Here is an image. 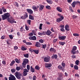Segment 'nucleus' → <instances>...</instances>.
<instances>
[{
  "label": "nucleus",
  "mask_w": 80,
  "mask_h": 80,
  "mask_svg": "<svg viewBox=\"0 0 80 80\" xmlns=\"http://www.w3.org/2000/svg\"><path fill=\"white\" fill-rule=\"evenodd\" d=\"M10 17V14L8 12L5 13L3 15H2V18L3 20L7 19V18H9V17Z\"/></svg>",
  "instance_id": "nucleus-1"
},
{
  "label": "nucleus",
  "mask_w": 80,
  "mask_h": 80,
  "mask_svg": "<svg viewBox=\"0 0 80 80\" xmlns=\"http://www.w3.org/2000/svg\"><path fill=\"white\" fill-rule=\"evenodd\" d=\"M7 20L8 22L9 23H12V24H13V23H17V21H15V20L12 17H11L9 18H8L7 19Z\"/></svg>",
  "instance_id": "nucleus-2"
},
{
  "label": "nucleus",
  "mask_w": 80,
  "mask_h": 80,
  "mask_svg": "<svg viewBox=\"0 0 80 80\" xmlns=\"http://www.w3.org/2000/svg\"><path fill=\"white\" fill-rule=\"evenodd\" d=\"M28 59H24L22 63V66L23 68H25L26 67V65L28 63Z\"/></svg>",
  "instance_id": "nucleus-3"
},
{
  "label": "nucleus",
  "mask_w": 80,
  "mask_h": 80,
  "mask_svg": "<svg viewBox=\"0 0 80 80\" xmlns=\"http://www.w3.org/2000/svg\"><path fill=\"white\" fill-rule=\"evenodd\" d=\"M15 76L16 78L19 80L21 79V77H22V74L18 72H16L15 73Z\"/></svg>",
  "instance_id": "nucleus-4"
},
{
  "label": "nucleus",
  "mask_w": 80,
  "mask_h": 80,
  "mask_svg": "<svg viewBox=\"0 0 80 80\" xmlns=\"http://www.w3.org/2000/svg\"><path fill=\"white\" fill-rule=\"evenodd\" d=\"M77 48L76 47V46H74L73 47V48L72 49V50L71 51V53L73 55H75L76 54V52L75 51L77 50Z\"/></svg>",
  "instance_id": "nucleus-5"
},
{
  "label": "nucleus",
  "mask_w": 80,
  "mask_h": 80,
  "mask_svg": "<svg viewBox=\"0 0 80 80\" xmlns=\"http://www.w3.org/2000/svg\"><path fill=\"white\" fill-rule=\"evenodd\" d=\"M77 3H79V4H80V2L78 1H74L71 4L72 7L73 8H75V6H76V4H77Z\"/></svg>",
  "instance_id": "nucleus-6"
},
{
  "label": "nucleus",
  "mask_w": 80,
  "mask_h": 80,
  "mask_svg": "<svg viewBox=\"0 0 80 80\" xmlns=\"http://www.w3.org/2000/svg\"><path fill=\"white\" fill-rule=\"evenodd\" d=\"M24 71L23 72V76L25 77V76H27V74H28V73L27 72H29V70H27V69H24Z\"/></svg>",
  "instance_id": "nucleus-7"
},
{
  "label": "nucleus",
  "mask_w": 80,
  "mask_h": 80,
  "mask_svg": "<svg viewBox=\"0 0 80 80\" xmlns=\"http://www.w3.org/2000/svg\"><path fill=\"white\" fill-rule=\"evenodd\" d=\"M10 77H9V80H16V78L12 74H10L9 75Z\"/></svg>",
  "instance_id": "nucleus-8"
},
{
  "label": "nucleus",
  "mask_w": 80,
  "mask_h": 80,
  "mask_svg": "<svg viewBox=\"0 0 80 80\" xmlns=\"http://www.w3.org/2000/svg\"><path fill=\"white\" fill-rule=\"evenodd\" d=\"M38 8H39V6H37V7L35 6H33L32 7V8L34 11H38Z\"/></svg>",
  "instance_id": "nucleus-9"
},
{
  "label": "nucleus",
  "mask_w": 80,
  "mask_h": 80,
  "mask_svg": "<svg viewBox=\"0 0 80 80\" xmlns=\"http://www.w3.org/2000/svg\"><path fill=\"white\" fill-rule=\"evenodd\" d=\"M66 37H67L66 36H59L58 39L60 40H65L66 39Z\"/></svg>",
  "instance_id": "nucleus-10"
},
{
  "label": "nucleus",
  "mask_w": 80,
  "mask_h": 80,
  "mask_svg": "<svg viewBox=\"0 0 80 80\" xmlns=\"http://www.w3.org/2000/svg\"><path fill=\"white\" fill-rule=\"evenodd\" d=\"M58 68L59 70H62V72H64V71H65V68H63V67H62V65H60L58 66Z\"/></svg>",
  "instance_id": "nucleus-11"
},
{
  "label": "nucleus",
  "mask_w": 80,
  "mask_h": 80,
  "mask_svg": "<svg viewBox=\"0 0 80 80\" xmlns=\"http://www.w3.org/2000/svg\"><path fill=\"white\" fill-rule=\"evenodd\" d=\"M26 10H27V12L29 14H33V11L31 9H27Z\"/></svg>",
  "instance_id": "nucleus-12"
},
{
  "label": "nucleus",
  "mask_w": 80,
  "mask_h": 80,
  "mask_svg": "<svg viewBox=\"0 0 80 80\" xmlns=\"http://www.w3.org/2000/svg\"><path fill=\"white\" fill-rule=\"evenodd\" d=\"M51 33H52V32L50 31L49 30H48L46 31V35L48 36H50Z\"/></svg>",
  "instance_id": "nucleus-13"
},
{
  "label": "nucleus",
  "mask_w": 80,
  "mask_h": 80,
  "mask_svg": "<svg viewBox=\"0 0 80 80\" xmlns=\"http://www.w3.org/2000/svg\"><path fill=\"white\" fill-rule=\"evenodd\" d=\"M29 40H37V38H36V36H35L32 37H29Z\"/></svg>",
  "instance_id": "nucleus-14"
},
{
  "label": "nucleus",
  "mask_w": 80,
  "mask_h": 80,
  "mask_svg": "<svg viewBox=\"0 0 80 80\" xmlns=\"http://www.w3.org/2000/svg\"><path fill=\"white\" fill-rule=\"evenodd\" d=\"M65 30L66 31H70V27L68 24H66L65 26Z\"/></svg>",
  "instance_id": "nucleus-15"
},
{
  "label": "nucleus",
  "mask_w": 80,
  "mask_h": 80,
  "mask_svg": "<svg viewBox=\"0 0 80 80\" xmlns=\"http://www.w3.org/2000/svg\"><path fill=\"white\" fill-rule=\"evenodd\" d=\"M35 47L38 48L40 47H41V44L39 42H36L35 45Z\"/></svg>",
  "instance_id": "nucleus-16"
},
{
  "label": "nucleus",
  "mask_w": 80,
  "mask_h": 80,
  "mask_svg": "<svg viewBox=\"0 0 80 80\" xmlns=\"http://www.w3.org/2000/svg\"><path fill=\"white\" fill-rule=\"evenodd\" d=\"M64 19V18H58L56 20V22L58 23H60V22L62 21V20H63Z\"/></svg>",
  "instance_id": "nucleus-17"
},
{
  "label": "nucleus",
  "mask_w": 80,
  "mask_h": 80,
  "mask_svg": "<svg viewBox=\"0 0 80 80\" xmlns=\"http://www.w3.org/2000/svg\"><path fill=\"white\" fill-rule=\"evenodd\" d=\"M56 9L59 12H62L63 11L62 10V8H60V7H58L56 8Z\"/></svg>",
  "instance_id": "nucleus-18"
},
{
  "label": "nucleus",
  "mask_w": 80,
  "mask_h": 80,
  "mask_svg": "<svg viewBox=\"0 0 80 80\" xmlns=\"http://www.w3.org/2000/svg\"><path fill=\"white\" fill-rule=\"evenodd\" d=\"M44 61L45 62H48L50 61V58L46 57L44 58Z\"/></svg>",
  "instance_id": "nucleus-19"
},
{
  "label": "nucleus",
  "mask_w": 80,
  "mask_h": 80,
  "mask_svg": "<svg viewBox=\"0 0 80 80\" xmlns=\"http://www.w3.org/2000/svg\"><path fill=\"white\" fill-rule=\"evenodd\" d=\"M45 67H51L52 65L50 63H45Z\"/></svg>",
  "instance_id": "nucleus-20"
},
{
  "label": "nucleus",
  "mask_w": 80,
  "mask_h": 80,
  "mask_svg": "<svg viewBox=\"0 0 80 80\" xmlns=\"http://www.w3.org/2000/svg\"><path fill=\"white\" fill-rule=\"evenodd\" d=\"M49 51H50V52H52V51L54 53L56 52V49L52 48H50L49 50Z\"/></svg>",
  "instance_id": "nucleus-21"
},
{
  "label": "nucleus",
  "mask_w": 80,
  "mask_h": 80,
  "mask_svg": "<svg viewBox=\"0 0 80 80\" xmlns=\"http://www.w3.org/2000/svg\"><path fill=\"white\" fill-rule=\"evenodd\" d=\"M52 58V59H54L55 58V59H57V58H58V56L57 54H56L55 55H53L51 57Z\"/></svg>",
  "instance_id": "nucleus-22"
},
{
  "label": "nucleus",
  "mask_w": 80,
  "mask_h": 80,
  "mask_svg": "<svg viewBox=\"0 0 80 80\" xmlns=\"http://www.w3.org/2000/svg\"><path fill=\"white\" fill-rule=\"evenodd\" d=\"M30 70L31 72H32V73H34V72H35V68H33L32 66H31Z\"/></svg>",
  "instance_id": "nucleus-23"
},
{
  "label": "nucleus",
  "mask_w": 80,
  "mask_h": 80,
  "mask_svg": "<svg viewBox=\"0 0 80 80\" xmlns=\"http://www.w3.org/2000/svg\"><path fill=\"white\" fill-rule=\"evenodd\" d=\"M40 8L39 10L41 11H42L43 9V8H44V6L42 5H39Z\"/></svg>",
  "instance_id": "nucleus-24"
},
{
  "label": "nucleus",
  "mask_w": 80,
  "mask_h": 80,
  "mask_svg": "<svg viewBox=\"0 0 80 80\" xmlns=\"http://www.w3.org/2000/svg\"><path fill=\"white\" fill-rule=\"evenodd\" d=\"M29 19H30L31 20H34V17H33V16H32V15H29Z\"/></svg>",
  "instance_id": "nucleus-25"
},
{
  "label": "nucleus",
  "mask_w": 80,
  "mask_h": 80,
  "mask_svg": "<svg viewBox=\"0 0 80 80\" xmlns=\"http://www.w3.org/2000/svg\"><path fill=\"white\" fill-rule=\"evenodd\" d=\"M2 10H3V12H4V13H5V12H7V9H6L5 8V7H2Z\"/></svg>",
  "instance_id": "nucleus-26"
},
{
  "label": "nucleus",
  "mask_w": 80,
  "mask_h": 80,
  "mask_svg": "<svg viewBox=\"0 0 80 80\" xmlns=\"http://www.w3.org/2000/svg\"><path fill=\"white\" fill-rule=\"evenodd\" d=\"M15 60L18 63H20V59H18L17 58H15Z\"/></svg>",
  "instance_id": "nucleus-27"
},
{
  "label": "nucleus",
  "mask_w": 80,
  "mask_h": 80,
  "mask_svg": "<svg viewBox=\"0 0 80 80\" xmlns=\"http://www.w3.org/2000/svg\"><path fill=\"white\" fill-rule=\"evenodd\" d=\"M31 22H32V21L30 19L28 20L27 21V23H28L29 25H31Z\"/></svg>",
  "instance_id": "nucleus-28"
},
{
  "label": "nucleus",
  "mask_w": 80,
  "mask_h": 80,
  "mask_svg": "<svg viewBox=\"0 0 80 80\" xmlns=\"http://www.w3.org/2000/svg\"><path fill=\"white\" fill-rule=\"evenodd\" d=\"M42 48L43 49H45L47 47V44H42Z\"/></svg>",
  "instance_id": "nucleus-29"
},
{
  "label": "nucleus",
  "mask_w": 80,
  "mask_h": 80,
  "mask_svg": "<svg viewBox=\"0 0 80 80\" xmlns=\"http://www.w3.org/2000/svg\"><path fill=\"white\" fill-rule=\"evenodd\" d=\"M40 67H39V66H38V65L36 66L35 67V69H36V70H40Z\"/></svg>",
  "instance_id": "nucleus-30"
},
{
  "label": "nucleus",
  "mask_w": 80,
  "mask_h": 80,
  "mask_svg": "<svg viewBox=\"0 0 80 80\" xmlns=\"http://www.w3.org/2000/svg\"><path fill=\"white\" fill-rule=\"evenodd\" d=\"M74 68L75 70H78V67L77 65H74Z\"/></svg>",
  "instance_id": "nucleus-31"
},
{
  "label": "nucleus",
  "mask_w": 80,
  "mask_h": 80,
  "mask_svg": "<svg viewBox=\"0 0 80 80\" xmlns=\"http://www.w3.org/2000/svg\"><path fill=\"white\" fill-rule=\"evenodd\" d=\"M33 51L36 54H38V53H39V51L38 50H33Z\"/></svg>",
  "instance_id": "nucleus-32"
},
{
  "label": "nucleus",
  "mask_w": 80,
  "mask_h": 80,
  "mask_svg": "<svg viewBox=\"0 0 80 80\" xmlns=\"http://www.w3.org/2000/svg\"><path fill=\"white\" fill-rule=\"evenodd\" d=\"M58 15L60 17L59 18H64V17H63V16L62 15V14H58Z\"/></svg>",
  "instance_id": "nucleus-33"
},
{
  "label": "nucleus",
  "mask_w": 80,
  "mask_h": 80,
  "mask_svg": "<svg viewBox=\"0 0 80 80\" xmlns=\"http://www.w3.org/2000/svg\"><path fill=\"white\" fill-rule=\"evenodd\" d=\"M73 36L74 37H79L80 36V34L77 33H75L73 34Z\"/></svg>",
  "instance_id": "nucleus-34"
},
{
  "label": "nucleus",
  "mask_w": 80,
  "mask_h": 80,
  "mask_svg": "<svg viewBox=\"0 0 80 80\" xmlns=\"http://www.w3.org/2000/svg\"><path fill=\"white\" fill-rule=\"evenodd\" d=\"M59 43L60 45H61L63 46V45H64L65 44V42H59Z\"/></svg>",
  "instance_id": "nucleus-35"
},
{
  "label": "nucleus",
  "mask_w": 80,
  "mask_h": 80,
  "mask_svg": "<svg viewBox=\"0 0 80 80\" xmlns=\"http://www.w3.org/2000/svg\"><path fill=\"white\" fill-rule=\"evenodd\" d=\"M79 62H80L79 60H77L76 61L75 63L76 65H79Z\"/></svg>",
  "instance_id": "nucleus-36"
},
{
  "label": "nucleus",
  "mask_w": 80,
  "mask_h": 80,
  "mask_svg": "<svg viewBox=\"0 0 80 80\" xmlns=\"http://www.w3.org/2000/svg\"><path fill=\"white\" fill-rule=\"evenodd\" d=\"M63 62H64V61L62 62L61 64L62 67H63V68H65V65H66L65 64V63H63Z\"/></svg>",
  "instance_id": "nucleus-37"
},
{
  "label": "nucleus",
  "mask_w": 80,
  "mask_h": 80,
  "mask_svg": "<svg viewBox=\"0 0 80 80\" xmlns=\"http://www.w3.org/2000/svg\"><path fill=\"white\" fill-rule=\"evenodd\" d=\"M57 80H63V77H58Z\"/></svg>",
  "instance_id": "nucleus-38"
},
{
  "label": "nucleus",
  "mask_w": 80,
  "mask_h": 80,
  "mask_svg": "<svg viewBox=\"0 0 80 80\" xmlns=\"http://www.w3.org/2000/svg\"><path fill=\"white\" fill-rule=\"evenodd\" d=\"M21 49L22 50H23V51H24L25 50H26L27 48H25L23 47H21Z\"/></svg>",
  "instance_id": "nucleus-39"
},
{
  "label": "nucleus",
  "mask_w": 80,
  "mask_h": 80,
  "mask_svg": "<svg viewBox=\"0 0 80 80\" xmlns=\"http://www.w3.org/2000/svg\"><path fill=\"white\" fill-rule=\"evenodd\" d=\"M29 56V55L28 53L26 54H24V57H25V58H28Z\"/></svg>",
  "instance_id": "nucleus-40"
},
{
  "label": "nucleus",
  "mask_w": 80,
  "mask_h": 80,
  "mask_svg": "<svg viewBox=\"0 0 80 80\" xmlns=\"http://www.w3.org/2000/svg\"><path fill=\"white\" fill-rule=\"evenodd\" d=\"M42 25H43V24L41 23L40 24L39 29L40 30H42Z\"/></svg>",
  "instance_id": "nucleus-41"
},
{
  "label": "nucleus",
  "mask_w": 80,
  "mask_h": 80,
  "mask_svg": "<svg viewBox=\"0 0 80 80\" xmlns=\"http://www.w3.org/2000/svg\"><path fill=\"white\" fill-rule=\"evenodd\" d=\"M46 8L49 10H51V7L49 6H46Z\"/></svg>",
  "instance_id": "nucleus-42"
},
{
  "label": "nucleus",
  "mask_w": 80,
  "mask_h": 80,
  "mask_svg": "<svg viewBox=\"0 0 80 80\" xmlns=\"http://www.w3.org/2000/svg\"><path fill=\"white\" fill-rule=\"evenodd\" d=\"M21 69V68L20 67H19L18 66H17L16 68V70H17V71H19Z\"/></svg>",
  "instance_id": "nucleus-43"
},
{
  "label": "nucleus",
  "mask_w": 80,
  "mask_h": 80,
  "mask_svg": "<svg viewBox=\"0 0 80 80\" xmlns=\"http://www.w3.org/2000/svg\"><path fill=\"white\" fill-rule=\"evenodd\" d=\"M24 16L25 17V18H28V13L25 12V14L24 15Z\"/></svg>",
  "instance_id": "nucleus-44"
},
{
  "label": "nucleus",
  "mask_w": 80,
  "mask_h": 80,
  "mask_svg": "<svg viewBox=\"0 0 80 80\" xmlns=\"http://www.w3.org/2000/svg\"><path fill=\"white\" fill-rule=\"evenodd\" d=\"M25 29L27 31H28V30H29V28L25 24Z\"/></svg>",
  "instance_id": "nucleus-45"
},
{
  "label": "nucleus",
  "mask_w": 80,
  "mask_h": 80,
  "mask_svg": "<svg viewBox=\"0 0 80 80\" xmlns=\"http://www.w3.org/2000/svg\"><path fill=\"white\" fill-rule=\"evenodd\" d=\"M11 71L12 72V73H15V71H16V70L15 69H11Z\"/></svg>",
  "instance_id": "nucleus-46"
},
{
  "label": "nucleus",
  "mask_w": 80,
  "mask_h": 80,
  "mask_svg": "<svg viewBox=\"0 0 80 80\" xmlns=\"http://www.w3.org/2000/svg\"><path fill=\"white\" fill-rule=\"evenodd\" d=\"M47 2L48 3H50V4H52V1L51 0H47Z\"/></svg>",
  "instance_id": "nucleus-47"
},
{
  "label": "nucleus",
  "mask_w": 80,
  "mask_h": 80,
  "mask_svg": "<svg viewBox=\"0 0 80 80\" xmlns=\"http://www.w3.org/2000/svg\"><path fill=\"white\" fill-rule=\"evenodd\" d=\"M69 8L71 12H73V9H72V7L70 6L69 7Z\"/></svg>",
  "instance_id": "nucleus-48"
},
{
  "label": "nucleus",
  "mask_w": 80,
  "mask_h": 80,
  "mask_svg": "<svg viewBox=\"0 0 80 80\" xmlns=\"http://www.w3.org/2000/svg\"><path fill=\"white\" fill-rule=\"evenodd\" d=\"M75 77H77L78 78H79V77H80V76L78 73H76L75 75Z\"/></svg>",
  "instance_id": "nucleus-49"
},
{
  "label": "nucleus",
  "mask_w": 80,
  "mask_h": 80,
  "mask_svg": "<svg viewBox=\"0 0 80 80\" xmlns=\"http://www.w3.org/2000/svg\"><path fill=\"white\" fill-rule=\"evenodd\" d=\"M26 45H32V43L30 42H28L26 43Z\"/></svg>",
  "instance_id": "nucleus-50"
},
{
  "label": "nucleus",
  "mask_w": 80,
  "mask_h": 80,
  "mask_svg": "<svg viewBox=\"0 0 80 80\" xmlns=\"http://www.w3.org/2000/svg\"><path fill=\"white\" fill-rule=\"evenodd\" d=\"M9 36L10 39H11V40L13 39V36H12V35H9Z\"/></svg>",
  "instance_id": "nucleus-51"
},
{
  "label": "nucleus",
  "mask_w": 80,
  "mask_h": 80,
  "mask_svg": "<svg viewBox=\"0 0 80 80\" xmlns=\"http://www.w3.org/2000/svg\"><path fill=\"white\" fill-rule=\"evenodd\" d=\"M39 42L41 43H43V40L42 39H41L40 40H39Z\"/></svg>",
  "instance_id": "nucleus-52"
},
{
  "label": "nucleus",
  "mask_w": 80,
  "mask_h": 80,
  "mask_svg": "<svg viewBox=\"0 0 80 80\" xmlns=\"http://www.w3.org/2000/svg\"><path fill=\"white\" fill-rule=\"evenodd\" d=\"M60 30L61 31V32H65V30L63 28H61L60 29Z\"/></svg>",
  "instance_id": "nucleus-53"
},
{
  "label": "nucleus",
  "mask_w": 80,
  "mask_h": 80,
  "mask_svg": "<svg viewBox=\"0 0 80 80\" xmlns=\"http://www.w3.org/2000/svg\"><path fill=\"white\" fill-rule=\"evenodd\" d=\"M64 25H61L59 26L60 28H64Z\"/></svg>",
  "instance_id": "nucleus-54"
},
{
  "label": "nucleus",
  "mask_w": 80,
  "mask_h": 80,
  "mask_svg": "<svg viewBox=\"0 0 80 80\" xmlns=\"http://www.w3.org/2000/svg\"><path fill=\"white\" fill-rule=\"evenodd\" d=\"M30 65H27V69L28 70H30Z\"/></svg>",
  "instance_id": "nucleus-55"
},
{
  "label": "nucleus",
  "mask_w": 80,
  "mask_h": 80,
  "mask_svg": "<svg viewBox=\"0 0 80 80\" xmlns=\"http://www.w3.org/2000/svg\"><path fill=\"white\" fill-rule=\"evenodd\" d=\"M51 31L52 32H55V31L53 30V28L52 27L51 29Z\"/></svg>",
  "instance_id": "nucleus-56"
},
{
  "label": "nucleus",
  "mask_w": 80,
  "mask_h": 80,
  "mask_svg": "<svg viewBox=\"0 0 80 80\" xmlns=\"http://www.w3.org/2000/svg\"><path fill=\"white\" fill-rule=\"evenodd\" d=\"M15 6H16V7H18V3H17V2H15Z\"/></svg>",
  "instance_id": "nucleus-57"
},
{
  "label": "nucleus",
  "mask_w": 80,
  "mask_h": 80,
  "mask_svg": "<svg viewBox=\"0 0 80 80\" xmlns=\"http://www.w3.org/2000/svg\"><path fill=\"white\" fill-rule=\"evenodd\" d=\"M21 19H23V20H25V16H22L21 17Z\"/></svg>",
  "instance_id": "nucleus-58"
},
{
  "label": "nucleus",
  "mask_w": 80,
  "mask_h": 80,
  "mask_svg": "<svg viewBox=\"0 0 80 80\" xmlns=\"http://www.w3.org/2000/svg\"><path fill=\"white\" fill-rule=\"evenodd\" d=\"M36 78H37L36 76H33V80H36Z\"/></svg>",
  "instance_id": "nucleus-59"
},
{
  "label": "nucleus",
  "mask_w": 80,
  "mask_h": 80,
  "mask_svg": "<svg viewBox=\"0 0 80 80\" xmlns=\"http://www.w3.org/2000/svg\"><path fill=\"white\" fill-rule=\"evenodd\" d=\"M2 63L3 65H6V62L5 61H2Z\"/></svg>",
  "instance_id": "nucleus-60"
},
{
  "label": "nucleus",
  "mask_w": 80,
  "mask_h": 80,
  "mask_svg": "<svg viewBox=\"0 0 80 80\" xmlns=\"http://www.w3.org/2000/svg\"><path fill=\"white\" fill-rule=\"evenodd\" d=\"M3 13V11H2V9L0 8V14H2Z\"/></svg>",
  "instance_id": "nucleus-61"
},
{
  "label": "nucleus",
  "mask_w": 80,
  "mask_h": 80,
  "mask_svg": "<svg viewBox=\"0 0 80 80\" xmlns=\"http://www.w3.org/2000/svg\"><path fill=\"white\" fill-rule=\"evenodd\" d=\"M20 31L21 32H22L23 31V27H22L20 28Z\"/></svg>",
  "instance_id": "nucleus-62"
},
{
  "label": "nucleus",
  "mask_w": 80,
  "mask_h": 80,
  "mask_svg": "<svg viewBox=\"0 0 80 80\" xmlns=\"http://www.w3.org/2000/svg\"><path fill=\"white\" fill-rule=\"evenodd\" d=\"M71 57L72 58H76V56L74 55L72 56Z\"/></svg>",
  "instance_id": "nucleus-63"
},
{
  "label": "nucleus",
  "mask_w": 80,
  "mask_h": 80,
  "mask_svg": "<svg viewBox=\"0 0 80 80\" xmlns=\"http://www.w3.org/2000/svg\"><path fill=\"white\" fill-rule=\"evenodd\" d=\"M38 35H40L41 36H42V35H43V33H42V32H39L38 33Z\"/></svg>",
  "instance_id": "nucleus-64"
}]
</instances>
